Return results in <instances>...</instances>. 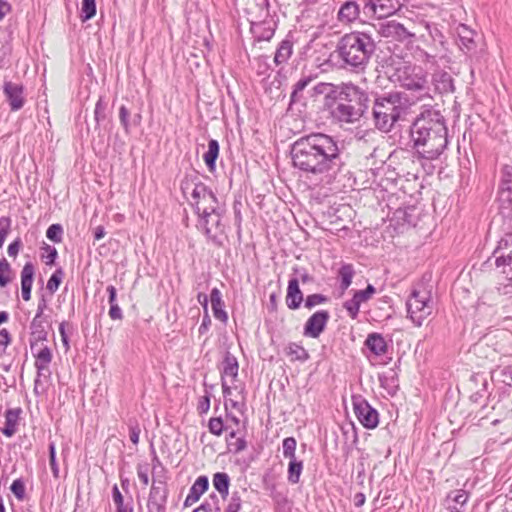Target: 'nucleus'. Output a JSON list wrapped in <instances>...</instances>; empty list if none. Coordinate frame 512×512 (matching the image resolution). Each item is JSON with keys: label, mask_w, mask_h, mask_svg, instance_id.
I'll use <instances>...</instances> for the list:
<instances>
[{"label": "nucleus", "mask_w": 512, "mask_h": 512, "mask_svg": "<svg viewBox=\"0 0 512 512\" xmlns=\"http://www.w3.org/2000/svg\"><path fill=\"white\" fill-rule=\"evenodd\" d=\"M458 35L460 37L461 45L468 51L471 50L474 44L473 31L468 29L465 25H461L458 30Z\"/></svg>", "instance_id": "nucleus-40"}, {"label": "nucleus", "mask_w": 512, "mask_h": 512, "mask_svg": "<svg viewBox=\"0 0 512 512\" xmlns=\"http://www.w3.org/2000/svg\"><path fill=\"white\" fill-rule=\"evenodd\" d=\"M303 301V294L299 288V283L296 278H292L289 280L287 295H286V303L290 309L299 308L301 302Z\"/></svg>", "instance_id": "nucleus-25"}, {"label": "nucleus", "mask_w": 512, "mask_h": 512, "mask_svg": "<svg viewBox=\"0 0 512 512\" xmlns=\"http://www.w3.org/2000/svg\"><path fill=\"white\" fill-rule=\"evenodd\" d=\"M291 155L293 165L317 183L329 184L342 164L337 143L322 133L298 139Z\"/></svg>", "instance_id": "nucleus-1"}, {"label": "nucleus", "mask_w": 512, "mask_h": 512, "mask_svg": "<svg viewBox=\"0 0 512 512\" xmlns=\"http://www.w3.org/2000/svg\"><path fill=\"white\" fill-rule=\"evenodd\" d=\"M412 105L408 96L392 92L375 99L372 113L376 127L388 132L395 122L404 117Z\"/></svg>", "instance_id": "nucleus-4"}, {"label": "nucleus", "mask_w": 512, "mask_h": 512, "mask_svg": "<svg viewBox=\"0 0 512 512\" xmlns=\"http://www.w3.org/2000/svg\"><path fill=\"white\" fill-rule=\"evenodd\" d=\"M378 33L384 38L404 41L413 36L402 24L392 20L378 24Z\"/></svg>", "instance_id": "nucleus-16"}, {"label": "nucleus", "mask_w": 512, "mask_h": 512, "mask_svg": "<svg viewBox=\"0 0 512 512\" xmlns=\"http://www.w3.org/2000/svg\"><path fill=\"white\" fill-rule=\"evenodd\" d=\"M433 84L439 93H448L453 91V80L447 72H436L433 75Z\"/></svg>", "instance_id": "nucleus-30"}, {"label": "nucleus", "mask_w": 512, "mask_h": 512, "mask_svg": "<svg viewBox=\"0 0 512 512\" xmlns=\"http://www.w3.org/2000/svg\"><path fill=\"white\" fill-rule=\"evenodd\" d=\"M379 382L381 386L388 391L390 395H393L396 391L397 384L394 376H388L386 374L379 375Z\"/></svg>", "instance_id": "nucleus-46"}, {"label": "nucleus", "mask_w": 512, "mask_h": 512, "mask_svg": "<svg viewBox=\"0 0 512 512\" xmlns=\"http://www.w3.org/2000/svg\"><path fill=\"white\" fill-rule=\"evenodd\" d=\"M326 301V297L321 294H312L307 296L305 300V306L307 308H313L316 305H319Z\"/></svg>", "instance_id": "nucleus-58"}, {"label": "nucleus", "mask_w": 512, "mask_h": 512, "mask_svg": "<svg viewBox=\"0 0 512 512\" xmlns=\"http://www.w3.org/2000/svg\"><path fill=\"white\" fill-rule=\"evenodd\" d=\"M96 15V0H82L80 18L83 22Z\"/></svg>", "instance_id": "nucleus-39"}, {"label": "nucleus", "mask_w": 512, "mask_h": 512, "mask_svg": "<svg viewBox=\"0 0 512 512\" xmlns=\"http://www.w3.org/2000/svg\"><path fill=\"white\" fill-rule=\"evenodd\" d=\"M239 365L237 358L232 355L230 352H227L224 356V360L222 363L221 370V378L222 380H227V378L231 379V383H233L238 376Z\"/></svg>", "instance_id": "nucleus-24"}, {"label": "nucleus", "mask_w": 512, "mask_h": 512, "mask_svg": "<svg viewBox=\"0 0 512 512\" xmlns=\"http://www.w3.org/2000/svg\"><path fill=\"white\" fill-rule=\"evenodd\" d=\"M223 210L222 208L217 209L215 212H207L203 213V215H198V223L197 227L201 231L205 233V235L212 239L216 240L218 235L222 233L221 228V217Z\"/></svg>", "instance_id": "nucleus-13"}, {"label": "nucleus", "mask_w": 512, "mask_h": 512, "mask_svg": "<svg viewBox=\"0 0 512 512\" xmlns=\"http://www.w3.org/2000/svg\"><path fill=\"white\" fill-rule=\"evenodd\" d=\"M503 377L502 382L510 385L512 382V365L505 366L500 371Z\"/></svg>", "instance_id": "nucleus-64"}, {"label": "nucleus", "mask_w": 512, "mask_h": 512, "mask_svg": "<svg viewBox=\"0 0 512 512\" xmlns=\"http://www.w3.org/2000/svg\"><path fill=\"white\" fill-rule=\"evenodd\" d=\"M296 446L297 442L294 437H287L282 442L283 456L289 460L296 459Z\"/></svg>", "instance_id": "nucleus-42"}, {"label": "nucleus", "mask_w": 512, "mask_h": 512, "mask_svg": "<svg viewBox=\"0 0 512 512\" xmlns=\"http://www.w3.org/2000/svg\"><path fill=\"white\" fill-rule=\"evenodd\" d=\"M359 6L355 1H346L338 12V19L341 22L350 23L359 17Z\"/></svg>", "instance_id": "nucleus-28"}, {"label": "nucleus", "mask_w": 512, "mask_h": 512, "mask_svg": "<svg viewBox=\"0 0 512 512\" xmlns=\"http://www.w3.org/2000/svg\"><path fill=\"white\" fill-rule=\"evenodd\" d=\"M311 79L309 77H303L299 79L296 84L294 85L293 92L291 94V100L296 101L297 96L300 92H302L310 83Z\"/></svg>", "instance_id": "nucleus-52"}, {"label": "nucleus", "mask_w": 512, "mask_h": 512, "mask_svg": "<svg viewBox=\"0 0 512 512\" xmlns=\"http://www.w3.org/2000/svg\"><path fill=\"white\" fill-rule=\"evenodd\" d=\"M129 112L128 109L125 106H121L119 109V117L122 126L124 127L125 131H129V121H128Z\"/></svg>", "instance_id": "nucleus-63"}, {"label": "nucleus", "mask_w": 512, "mask_h": 512, "mask_svg": "<svg viewBox=\"0 0 512 512\" xmlns=\"http://www.w3.org/2000/svg\"><path fill=\"white\" fill-rule=\"evenodd\" d=\"M410 133L417 153L426 160L437 159L448 145L444 118L435 110L422 112L413 122Z\"/></svg>", "instance_id": "nucleus-2"}, {"label": "nucleus", "mask_w": 512, "mask_h": 512, "mask_svg": "<svg viewBox=\"0 0 512 512\" xmlns=\"http://www.w3.org/2000/svg\"><path fill=\"white\" fill-rule=\"evenodd\" d=\"M35 363L34 366L37 371V376L34 381V393L41 395L44 393L42 387V379L48 380L51 376L50 364L52 362V352L47 346L41 347L36 353H34Z\"/></svg>", "instance_id": "nucleus-8"}, {"label": "nucleus", "mask_w": 512, "mask_h": 512, "mask_svg": "<svg viewBox=\"0 0 512 512\" xmlns=\"http://www.w3.org/2000/svg\"><path fill=\"white\" fill-rule=\"evenodd\" d=\"M209 431L216 435L220 436L223 432L224 425L221 418H211L208 423Z\"/></svg>", "instance_id": "nucleus-53"}, {"label": "nucleus", "mask_w": 512, "mask_h": 512, "mask_svg": "<svg viewBox=\"0 0 512 512\" xmlns=\"http://www.w3.org/2000/svg\"><path fill=\"white\" fill-rule=\"evenodd\" d=\"M367 107L334 102L331 107L333 118L339 122L354 123L358 121Z\"/></svg>", "instance_id": "nucleus-15"}, {"label": "nucleus", "mask_w": 512, "mask_h": 512, "mask_svg": "<svg viewBox=\"0 0 512 512\" xmlns=\"http://www.w3.org/2000/svg\"><path fill=\"white\" fill-rule=\"evenodd\" d=\"M105 110H106V105L103 103L102 98H99V100L97 101V103L95 105V111H94L95 119L97 122H100V120L105 118Z\"/></svg>", "instance_id": "nucleus-59"}, {"label": "nucleus", "mask_w": 512, "mask_h": 512, "mask_svg": "<svg viewBox=\"0 0 512 512\" xmlns=\"http://www.w3.org/2000/svg\"><path fill=\"white\" fill-rule=\"evenodd\" d=\"M365 346L374 356H382L387 352V343L379 333H371L365 340Z\"/></svg>", "instance_id": "nucleus-22"}, {"label": "nucleus", "mask_w": 512, "mask_h": 512, "mask_svg": "<svg viewBox=\"0 0 512 512\" xmlns=\"http://www.w3.org/2000/svg\"><path fill=\"white\" fill-rule=\"evenodd\" d=\"M247 12L251 18H267L269 16V1L254 0V2L247 8Z\"/></svg>", "instance_id": "nucleus-31"}, {"label": "nucleus", "mask_w": 512, "mask_h": 512, "mask_svg": "<svg viewBox=\"0 0 512 512\" xmlns=\"http://www.w3.org/2000/svg\"><path fill=\"white\" fill-rule=\"evenodd\" d=\"M376 289L373 285L368 284L366 289L359 290L354 293V298L358 301V303L361 305L364 302H367L372 298V296L375 294Z\"/></svg>", "instance_id": "nucleus-45"}, {"label": "nucleus", "mask_w": 512, "mask_h": 512, "mask_svg": "<svg viewBox=\"0 0 512 512\" xmlns=\"http://www.w3.org/2000/svg\"><path fill=\"white\" fill-rule=\"evenodd\" d=\"M287 354L292 356L293 359L301 361H305L309 357L307 351L296 343L289 344L287 347Z\"/></svg>", "instance_id": "nucleus-43"}, {"label": "nucleus", "mask_w": 512, "mask_h": 512, "mask_svg": "<svg viewBox=\"0 0 512 512\" xmlns=\"http://www.w3.org/2000/svg\"><path fill=\"white\" fill-rule=\"evenodd\" d=\"M141 428L137 421H130L129 422V436L130 440L134 445H137L139 443V436H140Z\"/></svg>", "instance_id": "nucleus-55"}, {"label": "nucleus", "mask_w": 512, "mask_h": 512, "mask_svg": "<svg viewBox=\"0 0 512 512\" xmlns=\"http://www.w3.org/2000/svg\"><path fill=\"white\" fill-rule=\"evenodd\" d=\"M353 408L359 422L367 429H374L379 423V414L361 396L353 397Z\"/></svg>", "instance_id": "nucleus-11"}, {"label": "nucleus", "mask_w": 512, "mask_h": 512, "mask_svg": "<svg viewBox=\"0 0 512 512\" xmlns=\"http://www.w3.org/2000/svg\"><path fill=\"white\" fill-rule=\"evenodd\" d=\"M291 54H292L291 42L283 41L275 53L274 62L277 65L283 64V63L287 62V60L290 58Z\"/></svg>", "instance_id": "nucleus-36"}, {"label": "nucleus", "mask_w": 512, "mask_h": 512, "mask_svg": "<svg viewBox=\"0 0 512 512\" xmlns=\"http://www.w3.org/2000/svg\"><path fill=\"white\" fill-rule=\"evenodd\" d=\"M63 229L60 224H52L46 231V236L49 240L59 243L62 241Z\"/></svg>", "instance_id": "nucleus-47"}, {"label": "nucleus", "mask_w": 512, "mask_h": 512, "mask_svg": "<svg viewBox=\"0 0 512 512\" xmlns=\"http://www.w3.org/2000/svg\"><path fill=\"white\" fill-rule=\"evenodd\" d=\"M168 490L165 482L153 480L147 501L148 512H164L167 503Z\"/></svg>", "instance_id": "nucleus-14"}, {"label": "nucleus", "mask_w": 512, "mask_h": 512, "mask_svg": "<svg viewBox=\"0 0 512 512\" xmlns=\"http://www.w3.org/2000/svg\"><path fill=\"white\" fill-rule=\"evenodd\" d=\"M11 343V335L9 331L5 328L0 330V346L3 347V352H5L6 348Z\"/></svg>", "instance_id": "nucleus-62"}, {"label": "nucleus", "mask_w": 512, "mask_h": 512, "mask_svg": "<svg viewBox=\"0 0 512 512\" xmlns=\"http://www.w3.org/2000/svg\"><path fill=\"white\" fill-rule=\"evenodd\" d=\"M212 483L221 497L225 499L228 496L230 486V478L228 474L224 472L215 473L212 479Z\"/></svg>", "instance_id": "nucleus-32"}, {"label": "nucleus", "mask_w": 512, "mask_h": 512, "mask_svg": "<svg viewBox=\"0 0 512 512\" xmlns=\"http://www.w3.org/2000/svg\"><path fill=\"white\" fill-rule=\"evenodd\" d=\"M266 19L250 18V30L257 41H269L274 35L275 25L272 21Z\"/></svg>", "instance_id": "nucleus-20"}, {"label": "nucleus", "mask_w": 512, "mask_h": 512, "mask_svg": "<svg viewBox=\"0 0 512 512\" xmlns=\"http://www.w3.org/2000/svg\"><path fill=\"white\" fill-rule=\"evenodd\" d=\"M303 470V462L301 460H289L288 464V481L292 484H297L300 481V476Z\"/></svg>", "instance_id": "nucleus-35"}, {"label": "nucleus", "mask_w": 512, "mask_h": 512, "mask_svg": "<svg viewBox=\"0 0 512 512\" xmlns=\"http://www.w3.org/2000/svg\"><path fill=\"white\" fill-rule=\"evenodd\" d=\"M3 91L12 111H18L24 106V88L21 84L5 82Z\"/></svg>", "instance_id": "nucleus-19"}, {"label": "nucleus", "mask_w": 512, "mask_h": 512, "mask_svg": "<svg viewBox=\"0 0 512 512\" xmlns=\"http://www.w3.org/2000/svg\"><path fill=\"white\" fill-rule=\"evenodd\" d=\"M229 452L237 454L246 448V441L242 437H236V432L231 431L227 439Z\"/></svg>", "instance_id": "nucleus-38"}, {"label": "nucleus", "mask_w": 512, "mask_h": 512, "mask_svg": "<svg viewBox=\"0 0 512 512\" xmlns=\"http://www.w3.org/2000/svg\"><path fill=\"white\" fill-rule=\"evenodd\" d=\"M137 476L144 486L149 484V465L139 464L137 466Z\"/></svg>", "instance_id": "nucleus-56"}, {"label": "nucleus", "mask_w": 512, "mask_h": 512, "mask_svg": "<svg viewBox=\"0 0 512 512\" xmlns=\"http://www.w3.org/2000/svg\"><path fill=\"white\" fill-rule=\"evenodd\" d=\"M333 100L337 103L367 107L368 96L358 86L352 83H345L335 87Z\"/></svg>", "instance_id": "nucleus-10"}, {"label": "nucleus", "mask_w": 512, "mask_h": 512, "mask_svg": "<svg viewBox=\"0 0 512 512\" xmlns=\"http://www.w3.org/2000/svg\"><path fill=\"white\" fill-rule=\"evenodd\" d=\"M11 491L17 499L22 500L25 496V485L21 479H16L12 482Z\"/></svg>", "instance_id": "nucleus-54"}, {"label": "nucleus", "mask_w": 512, "mask_h": 512, "mask_svg": "<svg viewBox=\"0 0 512 512\" xmlns=\"http://www.w3.org/2000/svg\"><path fill=\"white\" fill-rule=\"evenodd\" d=\"M335 86L330 83H318L314 87V92L316 94H325L327 98H332L334 96Z\"/></svg>", "instance_id": "nucleus-51"}, {"label": "nucleus", "mask_w": 512, "mask_h": 512, "mask_svg": "<svg viewBox=\"0 0 512 512\" xmlns=\"http://www.w3.org/2000/svg\"><path fill=\"white\" fill-rule=\"evenodd\" d=\"M49 464H50L53 476L55 478H58L59 477V467L56 462V447H55L54 442H51L49 444Z\"/></svg>", "instance_id": "nucleus-50"}, {"label": "nucleus", "mask_w": 512, "mask_h": 512, "mask_svg": "<svg viewBox=\"0 0 512 512\" xmlns=\"http://www.w3.org/2000/svg\"><path fill=\"white\" fill-rule=\"evenodd\" d=\"M375 51V42L371 35L353 31L343 35L336 46V52L350 69L363 70Z\"/></svg>", "instance_id": "nucleus-3"}, {"label": "nucleus", "mask_w": 512, "mask_h": 512, "mask_svg": "<svg viewBox=\"0 0 512 512\" xmlns=\"http://www.w3.org/2000/svg\"><path fill=\"white\" fill-rule=\"evenodd\" d=\"M19 409H9L5 413V425L1 429V432L7 436L12 437L17 431V425L19 421Z\"/></svg>", "instance_id": "nucleus-29"}, {"label": "nucleus", "mask_w": 512, "mask_h": 512, "mask_svg": "<svg viewBox=\"0 0 512 512\" xmlns=\"http://www.w3.org/2000/svg\"><path fill=\"white\" fill-rule=\"evenodd\" d=\"M241 508V499L238 495H233L224 512H238Z\"/></svg>", "instance_id": "nucleus-60"}, {"label": "nucleus", "mask_w": 512, "mask_h": 512, "mask_svg": "<svg viewBox=\"0 0 512 512\" xmlns=\"http://www.w3.org/2000/svg\"><path fill=\"white\" fill-rule=\"evenodd\" d=\"M353 276H354V269H353L352 265L346 264L340 268L339 278H340V288L342 291H345L351 285Z\"/></svg>", "instance_id": "nucleus-37"}, {"label": "nucleus", "mask_w": 512, "mask_h": 512, "mask_svg": "<svg viewBox=\"0 0 512 512\" xmlns=\"http://www.w3.org/2000/svg\"><path fill=\"white\" fill-rule=\"evenodd\" d=\"M210 300L214 317L225 323L228 320V315L224 310V302L222 301V295L218 288L211 290Z\"/></svg>", "instance_id": "nucleus-27"}, {"label": "nucleus", "mask_w": 512, "mask_h": 512, "mask_svg": "<svg viewBox=\"0 0 512 512\" xmlns=\"http://www.w3.org/2000/svg\"><path fill=\"white\" fill-rule=\"evenodd\" d=\"M360 306L361 305L358 303V301L354 297L350 300L345 301L343 304V307L346 309V311L348 312V315L352 319H356L358 317Z\"/></svg>", "instance_id": "nucleus-49"}, {"label": "nucleus", "mask_w": 512, "mask_h": 512, "mask_svg": "<svg viewBox=\"0 0 512 512\" xmlns=\"http://www.w3.org/2000/svg\"><path fill=\"white\" fill-rule=\"evenodd\" d=\"M208 486V478L206 476H199L190 488L189 493L184 501V505L191 506L196 503L201 495L208 489Z\"/></svg>", "instance_id": "nucleus-21"}, {"label": "nucleus", "mask_w": 512, "mask_h": 512, "mask_svg": "<svg viewBox=\"0 0 512 512\" xmlns=\"http://www.w3.org/2000/svg\"><path fill=\"white\" fill-rule=\"evenodd\" d=\"M11 267L5 258L0 260V286L5 287L11 280Z\"/></svg>", "instance_id": "nucleus-44"}, {"label": "nucleus", "mask_w": 512, "mask_h": 512, "mask_svg": "<svg viewBox=\"0 0 512 512\" xmlns=\"http://www.w3.org/2000/svg\"><path fill=\"white\" fill-rule=\"evenodd\" d=\"M63 271L61 269L56 270L47 282L46 288L53 294L58 288L62 281Z\"/></svg>", "instance_id": "nucleus-48"}, {"label": "nucleus", "mask_w": 512, "mask_h": 512, "mask_svg": "<svg viewBox=\"0 0 512 512\" xmlns=\"http://www.w3.org/2000/svg\"><path fill=\"white\" fill-rule=\"evenodd\" d=\"M329 320V313L325 310L315 312L308 318L304 326L306 336L317 338L323 332Z\"/></svg>", "instance_id": "nucleus-18"}, {"label": "nucleus", "mask_w": 512, "mask_h": 512, "mask_svg": "<svg viewBox=\"0 0 512 512\" xmlns=\"http://www.w3.org/2000/svg\"><path fill=\"white\" fill-rule=\"evenodd\" d=\"M392 77L393 81L399 83L401 87L415 93V99L411 101L412 104L415 101L430 98L427 75L421 68L404 64L395 70Z\"/></svg>", "instance_id": "nucleus-6"}, {"label": "nucleus", "mask_w": 512, "mask_h": 512, "mask_svg": "<svg viewBox=\"0 0 512 512\" xmlns=\"http://www.w3.org/2000/svg\"><path fill=\"white\" fill-rule=\"evenodd\" d=\"M34 266L31 262L24 265L21 271V293L25 301L31 298V289L33 284Z\"/></svg>", "instance_id": "nucleus-23"}, {"label": "nucleus", "mask_w": 512, "mask_h": 512, "mask_svg": "<svg viewBox=\"0 0 512 512\" xmlns=\"http://www.w3.org/2000/svg\"><path fill=\"white\" fill-rule=\"evenodd\" d=\"M181 190L197 215L221 208L213 191L202 182L186 177L181 183Z\"/></svg>", "instance_id": "nucleus-5"}, {"label": "nucleus", "mask_w": 512, "mask_h": 512, "mask_svg": "<svg viewBox=\"0 0 512 512\" xmlns=\"http://www.w3.org/2000/svg\"><path fill=\"white\" fill-rule=\"evenodd\" d=\"M448 500L453 502L449 505V508L453 512H460L468 500V493L462 489L456 490L448 495Z\"/></svg>", "instance_id": "nucleus-34"}, {"label": "nucleus", "mask_w": 512, "mask_h": 512, "mask_svg": "<svg viewBox=\"0 0 512 512\" xmlns=\"http://www.w3.org/2000/svg\"><path fill=\"white\" fill-rule=\"evenodd\" d=\"M31 339H30V347L31 350L34 352L35 348L37 347L38 342L46 341L47 339V331L44 326L43 319H36L33 318L31 325Z\"/></svg>", "instance_id": "nucleus-26"}, {"label": "nucleus", "mask_w": 512, "mask_h": 512, "mask_svg": "<svg viewBox=\"0 0 512 512\" xmlns=\"http://www.w3.org/2000/svg\"><path fill=\"white\" fill-rule=\"evenodd\" d=\"M219 154V143L211 139L208 142V150L203 155V160L210 171L215 169V162Z\"/></svg>", "instance_id": "nucleus-33"}, {"label": "nucleus", "mask_w": 512, "mask_h": 512, "mask_svg": "<svg viewBox=\"0 0 512 512\" xmlns=\"http://www.w3.org/2000/svg\"><path fill=\"white\" fill-rule=\"evenodd\" d=\"M42 249L45 250L46 252V255H42L43 259H45V263L47 265L53 264L57 257V250L54 247L47 244H45Z\"/></svg>", "instance_id": "nucleus-57"}, {"label": "nucleus", "mask_w": 512, "mask_h": 512, "mask_svg": "<svg viewBox=\"0 0 512 512\" xmlns=\"http://www.w3.org/2000/svg\"><path fill=\"white\" fill-rule=\"evenodd\" d=\"M210 408V397L208 395L202 396L198 401V412L200 414L207 413Z\"/></svg>", "instance_id": "nucleus-61"}, {"label": "nucleus", "mask_w": 512, "mask_h": 512, "mask_svg": "<svg viewBox=\"0 0 512 512\" xmlns=\"http://www.w3.org/2000/svg\"><path fill=\"white\" fill-rule=\"evenodd\" d=\"M494 263L502 273H507V268L512 271V232L505 234L498 242L493 252Z\"/></svg>", "instance_id": "nucleus-12"}, {"label": "nucleus", "mask_w": 512, "mask_h": 512, "mask_svg": "<svg viewBox=\"0 0 512 512\" xmlns=\"http://www.w3.org/2000/svg\"><path fill=\"white\" fill-rule=\"evenodd\" d=\"M505 274L507 275L505 281L498 284L497 290L501 295L512 300V271L510 268H507V273Z\"/></svg>", "instance_id": "nucleus-41"}, {"label": "nucleus", "mask_w": 512, "mask_h": 512, "mask_svg": "<svg viewBox=\"0 0 512 512\" xmlns=\"http://www.w3.org/2000/svg\"><path fill=\"white\" fill-rule=\"evenodd\" d=\"M500 210L504 216L512 213V165H504L500 171V183L498 190Z\"/></svg>", "instance_id": "nucleus-9"}, {"label": "nucleus", "mask_w": 512, "mask_h": 512, "mask_svg": "<svg viewBox=\"0 0 512 512\" xmlns=\"http://www.w3.org/2000/svg\"><path fill=\"white\" fill-rule=\"evenodd\" d=\"M401 6V0H368L365 9H368L378 18L393 15Z\"/></svg>", "instance_id": "nucleus-17"}, {"label": "nucleus", "mask_w": 512, "mask_h": 512, "mask_svg": "<svg viewBox=\"0 0 512 512\" xmlns=\"http://www.w3.org/2000/svg\"><path fill=\"white\" fill-rule=\"evenodd\" d=\"M406 307L412 322L421 326L433 310L430 293L425 290L414 289L406 302Z\"/></svg>", "instance_id": "nucleus-7"}]
</instances>
